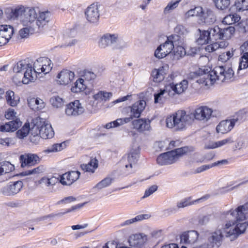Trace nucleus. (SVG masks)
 Listing matches in <instances>:
<instances>
[{
  "label": "nucleus",
  "instance_id": "393cba45",
  "mask_svg": "<svg viewBox=\"0 0 248 248\" xmlns=\"http://www.w3.org/2000/svg\"><path fill=\"white\" fill-rule=\"evenodd\" d=\"M199 233L196 231H189L180 236V242L186 245H192L198 240Z\"/></svg>",
  "mask_w": 248,
  "mask_h": 248
},
{
  "label": "nucleus",
  "instance_id": "09e8293b",
  "mask_svg": "<svg viewBox=\"0 0 248 248\" xmlns=\"http://www.w3.org/2000/svg\"><path fill=\"white\" fill-rule=\"evenodd\" d=\"M30 130L29 123H25L22 127L16 132V137L20 139H24L29 134Z\"/></svg>",
  "mask_w": 248,
  "mask_h": 248
},
{
  "label": "nucleus",
  "instance_id": "ea45409f",
  "mask_svg": "<svg viewBox=\"0 0 248 248\" xmlns=\"http://www.w3.org/2000/svg\"><path fill=\"white\" fill-rule=\"evenodd\" d=\"M241 19L240 16L236 14H230L224 17L222 23L226 25H232L238 22Z\"/></svg>",
  "mask_w": 248,
  "mask_h": 248
},
{
  "label": "nucleus",
  "instance_id": "338daca9",
  "mask_svg": "<svg viewBox=\"0 0 248 248\" xmlns=\"http://www.w3.org/2000/svg\"><path fill=\"white\" fill-rule=\"evenodd\" d=\"M157 189V186L156 185H153L150 186L148 189H146L145 191L143 198H147L155 192Z\"/></svg>",
  "mask_w": 248,
  "mask_h": 248
},
{
  "label": "nucleus",
  "instance_id": "6e6552de",
  "mask_svg": "<svg viewBox=\"0 0 248 248\" xmlns=\"http://www.w3.org/2000/svg\"><path fill=\"white\" fill-rule=\"evenodd\" d=\"M140 148L139 145L132 146L129 153L124 156L121 160V163L124 165L128 170L131 169L133 166L135 165L140 157Z\"/></svg>",
  "mask_w": 248,
  "mask_h": 248
},
{
  "label": "nucleus",
  "instance_id": "69168bd1",
  "mask_svg": "<svg viewBox=\"0 0 248 248\" xmlns=\"http://www.w3.org/2000/svg\"><path fill=\"white\" fill-rule=\"evenodd\" d=\"M213 167V165L211 164L208 165H203L200 167H198L194 171V173H199L204 171L206 170L210 169V168Z\"/></svg>",
  "mask_w": 248,
  "mask_h": 248
},
{
  "label": "nucleus",
  "instance_id": "8fccbe9b",
  "mask_svg": "<svg viewBox=\"0 0 248 248\" xmlns=\"http://www.w3.org/2000/svg\"><path fill=\"white\" fill-rule=\"evenodd\" d=\"M180 1L181 0H177L175 1L171 0L169 2L164 8L163 13L165 15H167L171 13L178 6Z\"/></svg>",
  "mask_w": 248,
  "mask_h": 248
},
{
  "label": "nucleus",
  "instance_id": "864d4df0",
  "mask_svg": "<svg viewBox=\"0 0 248 248\" xmlns=\"http://www.w3.org/2000/svg\"><path fill=\"white\" fill-rule=\"evenodd\" d=\"M84 204H78L76 205H74L71 207L70 209H66L65 211L63 212H60L57 214H51L49 215L46 216L45 217V218H46L47 217H52L56 216H59L61 217L66 213H69L71 211L78 209L82 207L83 206Z\"/></svg>",
  "mask_w": 248,
  "mask_h": 248
},
{
  "label": "nucleus",
  "instance_id": "680f3d73",
  "mask_svg": "<svg viewBox=\"0 0 248 248\" xmlns=\"http://www.w3.org/2000/svg\"><path fill=\"white\" fill-rule=\"evenodd\" d=\"M42 169L40 167H37L36 168H34L32 170H26L22 173V175L26 176V175H29L32 174H37L41 172H42Z\"/></svg>",
  "mask_w": 248,
  "mask_h": 248
},
{
  "label": "nucleus",
  "instance_id": "58836bf2",
  "mask_svg": "<svg viewBox=\"0 0 248 248\" xmlns=\"http://www.w3.org/2000/svg\"><path fill=\"white\" fill-rule=\"evenodd\" d=\"M98 167V161L95 158L91 159L88 164L81 165V168L86 172H93Z\"/></svg>",
  "mask_w": 248,
  "mask_h": 248
},
{
  "label": "nucleus",
  "instance_id": "2f4dec72",
  "mask_svg": "<svg viewBox=\"0 0 248 248\" xmlns=\"http://www.w3.org/2000/svg\"><path fill=\"white\" fill-rule=\"evenodd\" d=\"M167 86H170L171 88L170 89L174 94H180L184 92L187 88L188 82L186 80H183L179 83L174 84V83H171L168 85Z\"/></svg>",
  "mask_w": 248,
  "mask_h": 248
},
{
  "label": "nucleus",
  "instance_id": "4d7b16f0",
  "mask_svg": "<svg viewBox=\"0 0 248 248\" xmlns=\"http://www.w3.org/2000/svg\"><path fill=\"white\" fill-rule=\"evenodd\" d=\"M111 183L112 179L109 177H107L97 183L95 187L101 189L109 186Z\"/></svg>",
  "mask_w": 248,
  "mask_h": 248
},
{
  "label": "nucleus",
  "instance_id": "c756f323",
  "mask_svg": "<svg viewBox=\"0 0 248 248\" xmlns=\"http://www.w3.org/2000/svg\"><path fill=\"white\" fill-rule=\"evenodd\" d=\"M112 96V93L110 92H107L104 91H100L95 93L93 97L96 104H103L105 102L108 101Z\"/></svg>",
  "mask_w": 248,
  "mask_h": 248
},
{
  "label": "nucleus",
  "instance_id": "c85d7f7f",
  "mask_svg": "<svg viewBox=\"0 0 248 248\" xmlns=\"http://www.w3.org/2000/svg\"><path fill=\"white\" fill-rule=\"evenodd\" d=\"M26 8L22 5H18L11 9L8 17L11 20L18 19L21 22L23 19L24 14L26 13Z\"/></svg>",
  "mask_w": 248,
  "mask_h": 248
},
{
  "label": "nucleus",
  "instance_id": "13d9d810",
  "mask_svg": "<svg viewBox=\"0 0 248 248\" xmlns=\"http://www.w3.org/2000/svg\"><path fill=\"white\" fill-rule=\"evenodd\" d=\"M51 105L57 108L61 107L63 104L62 99L59 96H53L50 99Z\"/></svg>",
  "mask_w": 248,
  "mask_h": 248
},
{
  "label": "nucleus",
  "instance_id": "6e6d98bb",
  "mask_svg": "<svg viewBox=\"0 0 248 248\" xmlns=\"http://www.w3.org/2000/svg\"><path fill=\"white\" fill-rule=\"evenodd\" d=\"M0 164L3 174L12 171L15 169L14 166L9 162H4Z\"/></svg>",
  "mask_w": 248,
  "mask_h": 248
},
{
  "label": "nucleus",
  "instance_id": "c9c22d12",
  "mask_svg": "<svg viewBox=\"0 0 248 248\" xmlns=\"http://www.w3.org/2000/svg\"><path fill=\"white\" fill-rule=\"evenodd\" d=\"M151 216L149 214H140L136 216L135 217L130 218L122 222L120 226L121 227H124L126 226H129L135 222L141 221L144 219H147L149 218Z\"/></svg>",
  "mask_w": 248,
  "mask_h": 248
},
{
  "label": "nucleus",
  "instance_id": "49530a36",
  "mask_svg": "<svg viewBox=\"0 0 248 248\" xmlns=\"http://www.w3.org/2000/svg\"><path fill=\"white\" fill-rule=\"evenodd\" d=\"M243 56L240 59L239 66L237 69V73L239 74L240 71L248 67V53L246 51H243Z\"/></svg>",
  "mask_w": 248,
  "mask_h": 248
},
{
  "label": "nucleus",
  "instance_id": "de8ad7c7",
  "mask_svg": "<svg viewBox=\"0 0 248 248\" xmlns=\"http://www.w3.org/2000/svg\"><path fill=\"white\" fill-rule=\"evenodd\" d=\"M208 30L211 39L221 40V28H220L218 26H215Z\"/></svg>",
  "mask_w": 248,
  "mask_h": 248
},
{
  "label": "nucleus",
  "instance_id": "bb28decb",
  "mask_svg": "<svg viewBox=\"0 0 248 248\" xmlns=\"http://www.w3.org/2000/svg\"><path fill=\"white\" fill-rule=\"evenodd\" d=\"M168 66L167 65H163L158 69H155L152 72V78L154 82L159 83L162 81L166 74Z\"/></svg>",
  "mask_w": 248,
  "mask_h": 248
},
{
  "label": "nucleus",
  "instance_id": "2eb2a0df",
  "mask_svg": "<svg viewBox=\"0 0 248 248\" xmlns=\"http://www.w3.org/2000/svg\"><path fill=\"white\" fill-rule=\"evenodd\" d=\"M119 41V37L117 33H107L100 37L98 41V46L101 48H105L115 45Z\"/></svg>",
  "mask_w": 248,
  "mask_h": 248
},
{
  "label": "nucleus",
  "instance_id": "f8f14e48",
  "mask_svg": "<svg viewBox=\"0 0 248 248\" xmlns=\"http://www.w3.org/2000/svg\"><path fill=\"white\" fill-rule=\"evenodd\" d=\"M217 20V16L214 11L211 8L202 7L199 17L200 23L201 24L211 25Z\"/></svg>",
  "mask_w": 248,
  "mask_h": 248
},
{
  "label": "nucleus",
  "instance_id": "7c9ffc66",
  "mask_svg": "<svg viewBox=\"0 0 248 248\" xmlns=\"http://www.w3.org/2000/svg\"><path fill=\"white\" fill-rule=\"evenodd\" d=\"M86 88V81L83 78H79L71 85V91L73 93H78L83 92Z\"/></svg>",
  "mask_w": 248,
  "mask_h": 248
},
{
  "label": "nucleus",
  "instance_id": "9b49d317",
  "mask_svg": "<svg viewBox=\"0 0 248 248\" xmlns=\"http://www.w3.org/2000/svg\"><path fill=\"white\" fill-rule=\"evenodd\" d=\"M213 113L212 108L206 106H202L195 108L192 113L193 118L203 122H207L213 116Z\"/></svg>",
  "mask_w": 248,
  "mask_h": 248
},
{
  "label": "nucleus",
  "instance_id": "1a4fd4ad",
  "mask_svg": "<svg viewBox=\"0 0 248 248\" xmlns=\"http://www.w3.org/2000/svg\"><path fill=\"white\" fill-rule=\"evenodd\" d=\"M242 114V112H239L235 118L221 121L216 127L217 132L224 134L230 131L238 122L240 123L245 120V115Z\"/></svg>",
  "mask_w": 248,
  "mask_h": 248
},
{
  "label": "nucleus",
  "instance_id": "cd10ccee",
  "mask_svg": "<svg viewBox=\"0 0 248 248\" xmlns=\"http://www.w3.org/2000/svg\"><path fill=\"white\" fill-rule=\"evenodd\" d=\"M22 167L31 166L39 161V157L36 154H27L21 155L20 157Z\"/></svg>",
  "mask_w": 248,
  "mask_h": 248
},
{
  "label": "nucleus",
  "instance_id": "ddd939ff",
  "mask_svg": "<svg viewBox=\"0 0 248 248\" xmlns=\"http://www.w3.org/2000/svg\"><path fill=\"white\" fill-rule=\"evenodd\" d=\"M100 5L97 3H93L87 7L85 11L86 19L93 24L97 23L99 19V8Z\"/></svg>",
  "mask_w": 248,
  "mask_h": 248
},
{
  "label": "nucleus",
  "instance_id": "412c9836",
  "mask_svg": "<svg viewBox=\"0 0 248 248\" xmlns=\"http://www.w3.org/2000/svg\"><path fill=\"white\" fill-rule=\"evenodd\" d=\"M170 86H166L163 89H160L158 92L154 94V100L155 104H163L170 97L174 95L173 93L170 91Z\"/></svg>",
  "mask_w": 248,
  "mask_h": 248
},
{
  "label": "nucleus",
  "instance_id": "a878e982",
  "mask_svg": "<svg viewBox=\"0 0 248 248\" xmlns=\"http://www.w3.org/2000/svg\"><path fill=\"white\" fill-rule=\"evenodd\" d=\"M75 73L68 70H63L58 75V82L61 85H66L69 84L74 78Z\"/></svg>",
  "mask_w": 248,
  "mask_h": 248
},
{
  "label": "nucleus",
  "instance_id": "4468645a",
  "mask_svg": "<svg viewBox=\"0 0 248 248\" xmlns=\"http://www.w3.org/2000/svg\"><path fill=\"white\" fill-rule=\"evenodd\" d=\"M85 109L78 100H76L66 105L65 112L68 116H77L82 114Z\"/></svg>",
  "mask_w": 248,
  "mask_h": 248
},
{
  "label": "nucleus",
  "instance_id": "72a5a7b5",
  "mask_svg": "<svg viewBox=\"0 0 248 248\" xmlns=\"http://www.w3.org/2000/svg\"><path fill=\"white\" fill-rule=\"evenodd\" d=\"M183 44V39L181 37V42L178 45H175V47L173 48V59L179 60L186 55V50L182 46Z\"/></svg>",
  "mask_w": 248,
  "mask_h": 248
},
{
  "label": "nucleus",
  "instance_id": "e433bc0d",
  "mask_svg": "<svg viewBox=\"0 0 248 248\" xmlns=\"http://www.w3.org/2000/svg\"><path fill=\"white\" fill-rule=\"evenodd\" d=\"M198 31L200 32V35L197 39L196 41L199 45H202L207 44L208 43L209 40H211L209 30L202 31L199 29Z\"/></svg>",
  "mask_w": 248,
  "mask_h": 248
},
{
  "label": "nucleus",
  "instance_id": "7ed1b4c3",
  "mask_svg": "<svg viewBox=\"0 0 248 248\" xmlns=\"http://www.w3.org/2000/svg\"><path fill=\"white\" fill-rule=\"evenodd\" d=\"M193 121V114L179 110L168 115L166 119V126L176 130H183Z\"/></svg>",
  "mask_w": 248,
  "mask_h": 248
},
{
  "label": "nucleus",
  "instance_id": "0e129e2a",
  "mask_svg": "<svg viewBox=\"0 0 248 248\" xmlns=\"http://www.w3.org/2000/svg\"><path fill=\"white\" fill-rule=\"evenodd\" d=\"M134 117L132 116L130 114V116L128 117H125L124 118L117 119L116 120V122L118 124L119 126L123 125L124 124H127L130 122Z\"/></svg>",
  "mask_w": 248,
  "mask_h": 248
},
{
  "label": "nucleus",
  "instance_id": "6ab92c4d",
  "mask_svg": "<svg viewBox=\"0 0 248 248\" xmlns=\"http://www.w3.org/2000/svg\"><path fill=\"white\" fill-rule=\"evenodd\" d=\"M14 32L13 26L9 25L0 26V46L6 44Z\"/></svg>",
  "mask_w": 248,
  "mask_h": 248
},
{
  "label": "nucleus",
  "instance_id": "423d86ee",
  "mask_svg": "<svg viewBox=\"0 0 248 248\" xmlns=\"http://www.w3.org/2000/svg\"><path fill=\"white\" fill-rule=\"evenodd\" d=\"M234 32L235 28L232 26L221 29V40H224V41L215 42L208 45L205 47V51L209 53H211L219 48H224L228 46L229 43L225 40L230 39L233 35Z\"/></svg>",
  "mask_w": 248,
  "mask_h": 248
},
{
  "label": "nucleus",
  "instance_id": "dca6fc26",
  "mask_svg": "<svg viewBox=\"0 0 248 248\" xmlns=\"http://www.w3.org/2000/svg\"><path fill=\"white\" fill-rule=\"evenodd\" d=\"M51 13L48 11L40 12L37 16L35 20V26L36 32L43 31L47 26L48 23L50 20Z\"/></svg>",
  "mask_w": 248,
  "mask_h": 248
},
{
  "label": "nucleus",
  "instance_id": "c03bdc74",
  "mask_svg": "<svg viewBox=\"0 0 248 248\" xmlns=\"http://www.w3.org/2000/svg\"><path fill=\"white\" fill-rule=\"evenodd\" d=\"M58 179L56 177H43L39 182L42 187H48L54 185L57 182Z\"/></svg>",
  "mask_w": 248,
  "mask_h": 248
},
{
  "label": "nucleus",
  "instance_id": "603ef678",
  "mask_svg": "<svg viewBox=\"0 0 248 248\" xmlns=\"http://www.w3.org/2000/svg\"><path fill=\"white\" fill-rule=\"evenodd\" d=\"M66 143L63 142L61 143L53 144L51 147H48L45 152L47 153L61 151L66 147Z\"/></svg>",
  "mask_w": 248,
  "mask_h": 248
},
{
  "label": "nucleus",
  "instance_id": "aec40b11",
  "mask_svg": "<svg viewBox=\"0 0 248 248\" xmlns=\"http://www.w3.org/2000/svg\"><path fill=\"white\" fill-rule=\"evenodd\" d=\"M132 128L140 133L151 130V121L146 118H140L132 122Z\"/></svg>",
  "mask_w": 248,
  "mask_h": 248
},
{
  "label": "nucleus",
  "instance_id": "5fc2aeb1",
  "mask_svg": "<svg viewBox=\"0 0 248 248\" xmlns=\"http://www.w3.org/2000/svg\"><path fill=\"white\" fill-rule=\"evenodd\" d=\"M202 10V7L197 6L187 11L185 15L186 18H189L194 16L200 17Z\"/></svg>",
  "mask_w": 248,
  "mask_h": 248
},
{
  "label": "nucleus",
  "instance_id": "a211bd4d",
  "mask_svg": "<svg viewBox=\"0 0 248 248\" xmlns=\"http://www.w3.org/2000/svg\"><path fill=\"white\" fill-rule=\"evenodd\" d=\"M23 186V183L21 181L10 182L9 184L3 187L1 192L5 196H12L18 193Z\"/></svg>",
  "mask_w": 248,
  "mask_h": 248
},
{
  "label": "nucleus",
  "instance_id": "f03ea898",
  "mask_svg": "<svg viewBox=\"0 0 248 248\" xmlns=\"http://www.w3.org/2000/svg\"><path fill=\"white\" fill-rule=\"evenodd\" d=\"M233 76L232 68L223 66L216 67L213 70L210 67L204 66L199 68L196 73L190 74L192 78H197L198 83L207 86L213 85L217 80L221 82L231 80Z\"/></svg>",
  "mask_w": 248,
  "mask_h": 248
},
{
  "label": "nucleus",
  "instance_id": "774afa93",
  "mask_svg": "<svg viewBox=\"0 0 248 248\" xmlns=\"http://www.w3.org/2000/svg\"><path fill=\"white\" fill-rule=\"evenodd\" d=\"M16 112L12 108H9L5 113V117L7 119H12L16 117Z\"/></svg>",
  "mask_w": 248,
  "mask_h": 248
},
{
  "label": "nucleus",
  "instance_id": "f704fd0d",
  "mask_svg": "<svg viewBox=\"0 0 248 248\" xmlns=\"http://www.w3.org/2000/svg\"><path fill=\"white\" fill-rule=\"evenodd\" d=\"M28 104L30 108L34 111L39 110L45 106L43 100L38 98L32 97L29 99Z\"/></svg>",
  "mask_w": 248,
  "mask_h": 248
},
{
  "label": "nucleus",
  "instance_id": "473e14b6",
  "mask_svg": "<svg viewBox=\"0 0 248 248\" xmlns=\"http://www.w3.org/2000/svg\"><path fill=\"white\" fill-rule=\"evenodd\" d=\"M5 97L7 104L10 106L16 107L20 102V98L16 96L12 91H8L6 92Z\"/></svg>",
  "mask_w": 248,
  "mask_h": 248
},
{
  "label": "nucleus",
  "instance_id": "5701e85b",
  "mask_svg": "<svg viewBox=\"0 0 248 248\" xmlns=\"http://www.w3.org/2000/svg\"><path fill=\"white\" fill-rule=\"evenodd\" d=\"M146 105L145 101L140 100L134 103L131 106L128 107L127 110H129L132 116L138 118L140 117L141 113L145 109Z\"/></svg>",
  "mask_w": 248,
  "mask_h": 248
},
{
  "label": "nucleus",
  "instance_id": "39448f33",
  "mask_svg": "<svg viewBox=\"0 0 248 248\" xmlns=\"http://www.w3.org/2000/svg\"><path fill=\"white\" fill-rule=\"evenodd\" d=\"M33 129L38 130L39 135V136L37 134L33 138H31V141L33 142H34V140H38L39 137L44 139H47L52 138L54 135V132L51 124L42 119L36 120Z\"/></svg>",
  "mask_w": 248,
  "mask_h": 248
},
{
  "label": "nucleus",
  "instance_id": "f257e3e1",
  "mask_svg": "<svg viewBox=\"0 0 248 248\" xmlns=\"http://www.w3.org/2000/svg\"><path fill=\"white\" fill-rule=\"evenodd\" d=\"M53 64L50 60L46 57H41L36 60L33 66L28 61L22 60L16 63L13 67V71L16 73H22L24 76L22 83L28 84L34 82L37 78V74L42 73L46 74L52 68Z\"/></svg>",
  "mask_w": 248,
  "mask_h": 248
},
{
  "label": "nucleus",
  "instance_id": "20e7f679",
  "mask_svg": "<svg viewBox=\"0 0 248 248\" xmlns=\"http://www.w3.org/2000/svg\"><path fill=\"white\" fill-rule=\"evenodd\" d=\"M181 42V37L177 34H172L168 37L166 41L160 44L155 49L154 55L158 59L165 58L170 54L175 45Z\"/></svg>",
  "mask_w": 248,
  "mask_h": 248
},
{
  "label": "nucleus",
  "instance_id": "4c0bfd02",
  "mask_svg": "<svg viewBox=\"0 0 248 248\" xmlns=\"http://www.w3.org/2000/svg\"><path fill=\"white\" fill-rule=\"evenodd\" d=\"M208 198V196H203L200 199H198L194 201L190 202V198H186L180 202L177 203V207L178 208H184L185 207L188 206L189 205L194 204L195 202H198L201 201H203L204 200L207 199Z\"/></svg>",
  "mask_w": 248,
  "mask_h": 248
},
{
  "label": "nucleus",
  "instance_id": "bf43d9fd",
  "mask_svg": "<svg viewBox=\"0 0 248 248\" xmlns=\"http://www.w3.org/2000/svg\"><path fill=\"white\" fill-rule=\"evenodd\" d=\"M15 140L12 138H0V144L3 146L9 147L15 144Z\"/></svg>",
  "mask_w": 248,
  "mask_h": 248
},
{
  "label": "nucleus",
  "instance_id": "e2e57ef3",
  "mask_svg": "<svg viewBox=\"0 0 248 248\" xmlns=\"http://www.w3.org/2000/svg\"><path fill=\"white\" fill-rule=\"evenodd\" d=\"M42 169L40 167H37L36 168H34L32 170H26L22 173V175L26 176V175H29L32 174H37L41 172H42Z\"/></svg>",
  "mask_w": 248,
  "mask_h": 248
},
{
  "label": "nucleus",
  "instance_id": "9d476101",
  "mask_svg": "<svg viewBox=\"0 0 248 248\" xmlns=\"http://www.w3.org/2000/svg\"><path fill=\"white\" fill-rule=\"evenodd\" d=\"M229 219H236L237 221H244L248 218V202L245 204L238 206L235 210H231L226 214Z\"/></svg>",
  "mask_w": 248,
  "mask_h": 248
},
{
  "label": "nucleus",
  "instance_id": "0eeeda50",
  "mask_svg": "<svg viewBox=\"0 0 248 248\" xmlns=\"http://www.w3.org/2000/svg\"><path fill=\"white\" fill-rule=\"evenodd\" d=\"M186 152V147L180 148L160 155L156 161L160 165L171 164L176 161L178 157Z\"/></svg>",
  "mask_w": 248,
  "mask_h": 248
},
{
  "label": "nucleus",
  "instance_id": "052dcab7",
  "mask_svg": "<svg viewBox=\"0 0 248 248\" xmlns=\"http://www.w3.org/2000/svg\"><path fill=\"white\" fill-rule=\"evenodd\" d=\"M82 78H83L85 81L86 80L89 81L94 79L96 78V75L91 71L86 70L84 71Z\"/></svg>",
  "mask_w": 248,
  "mask_h": 248
},
{
  "label": "nucleus",
  "instance_id": "b1692460",
  "mask_svg": "<svg viewBox=\"0 0 248 248\" xmlns=\"http://www.w3.org/2000/svg\"><path fill=\"white\" fill-rule=\"evenodd\" d=\"M37 15L33 8H26V13L21 22L25 26L31 25L34 27Z\"/></svg>",
  "mask_w": 248,
  "mask_h": 248
},
{
  "label": "nucleus",
  "instance_id": "3c124183",
  "mask_svg": "<svg viewBox=\"0 0 248 248\" xmlns=\"http://www.w3.org/2000/svg\"><path fill=\"white\" fill-rule=\"evenodd\" d=\"M6 124L8 126L7 127L8 132H14L21 125L22 122L19 119H16L6 123Z\"/></svg>",
  "mask_w": 248,
  "mask_h": 248
},
{
  "label": "nucleus",
  "instance_id": "79ce46f5",
  "mask_svg": "<svg viewBox=\"0 0 248 248\" xmlns=\"http://www.w3.org/2000/svg\"><path fill=\"white\" fill-rule=\"evenodd\" d=\"M234 7L236 11L242 12L248 10V0H235Z\"/></svg>",
  "mask_w": 248,
  "mask_h": 248
},
{
  "label": "nucleus",
  "instance_id": "37998d69",
  "mask_svg": "<svg viewBox=\"0 0 248 248\" xmlns=\"http://www.w3.org/2000/svg\"><path fill=\"white\" fill-rule=\"evenodd\" d=\"M236 50V49L232 48L230 50L222 53L218 56V61L221 62H227L233 56Z\"/></svg>",
  "mask_w": 248,
  "mask_h": 248
},
{
  "label": "nucleus",
  "instance_id": "a19ab883",
  "mask_svg": "<svg viewBox=\"0 0 248 248\" xmlns=\"http://www.w3.org/2000/svg\"><path fill=\"white\" fill-rule=\"evenodd\" d=\"M36 32V28L29 25L20 30L19 35L21 38H27L30 34Z\"/></svg>",
  "mask_w": 248,
  "mask_h": 248
},
{
  "label": "nucleus",
  "instance_id": "a18cd8bd",
  "mask_svg": "<svg viewBox=\"0 0 248 248\" xmlns=\"http://www.w3.org/2000/svg\"><path fill=\"white\" fill-rule=\"evenodd\" d=\"M216 7L221 10L228 9L231 4V0H212Z\"/></svg>",
  "mask_w": 248,
  "mask_h": 248
},
{
  "label": "nucleus",
  "instance_id": "4be33fe9",
  "mask_svg": "<svg viewBox=\"0 0 248 248\" xmlns=\"http://www.w3.org/2000/svg\"><path fill=\"white\" fill-rule=\"evenodd\" d=\"M80 174L77 170L67 172L60 176V182L62 185L70 186L79 178Z\"/></svg>",
  "mask_w": 248,
  "mask_h": 248
},
{
  "label": "nucleus",
  "instance_id": "f3484780",
  "mask_svg": "<svg viewBox=\"0 0 248 248\" xmlns=\"http://www.w3.org/2000/svg\"><path fill=\"white\" fill-rule=\"evenodd\" d=\"M148 240V236L143 233L131 235L128 239L129 245L136 248H142Z\"/></svg>",
  "mask_w": 248,
  "mask_h": 248
}]
</instances>
